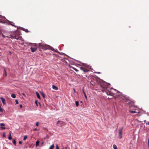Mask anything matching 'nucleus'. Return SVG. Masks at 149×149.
<instances>
[{"mask_svg":"<svg viewBox=\"0 0 149 149\" xmlns=\"http://www.w3.org/2000/svg\"><path fill=\"white\" fill-rule=\"evenodd\" d=\"M39 46L40 47L42 48L43 50H46L47 49H51L53 51L56 52L53 47H51L50 46L48 45H44L40 43L39 44Z\"/></svg>","mask_w":149,"mask_h":149,"instance_id":"nucleus-3","label":"nucleus"},{"mask_svg":"<svg viewBox=\"0 0 149 149\" xmlns=\"http://www.w3.org/2000/svg\"><path fill=\"white\" fill-rule=\"evenodd\" d=\"M56 149H59V148L58 146V145H56Z\"/></svg>","mask_w":149,"mask_h":149,"instance_id":"nucleus-28","label":"nucleus"},{"mask_svg":"<svg viewBox=\"0 0 149 149\" xmlns=\"http://www.w3.org/2000/svg\"><path fill=\"white\" fill-rule=\"evenodd\" d=\"M37 130V129L35 128L34 129V131H36Z\"/></svg>","mask_w":149,"mask_h":149,"instance_id":"nucleus-35","label":"nucleus"},{"mask_svg":"<svg viewBox=\"0 0 149 149\" xmlns=\"http://www.w3.org/2000/svg\"><path fill=\"white\" fill-rule=\"evenodd\" d=\"M75 104H76V106L78 107L79 106V102L77 101H76L75 102Z\"/></svg>","mask_w":149,"mask_h":149,"instance_id":"nucleus-21","label":"nucleus"},{"mask_svg":"<svg viewBox=\"0 0 149 149\" xmlns=\"http://www.w3.org/2000/svg\"><path fill=\"white\" fill-rule=\"evenodd\" d=\"M100 85L101 87L103 88L102 91L104 92V91L106 92V91H107L108 89H109V88L107 86V84L105 82H103L100 84Z\"/></svg>","mask_w":149,"mask_h":149,"instance_id":"nucleus-4","label":"nucleus"},{"mask_svg":"<svg viewBox=\"0 0 149 149\" xmlns=\"http://www.w3.org/2000/svg\"><path fill=\"white\" fill-rule=\"evenodd\" d=\"M22 94H23V95H24V96H25V94H24V93H22Z\"/></svg>","mask_w":149,"mask_h":149,"instance_id":"nucleus-37","label":"nucleus"},{"mask_svg":"<svg viewBox=\"0 0 149 149\" xmlns=\"http://www.w3.org/2000/svg\"><path fill=\"white\" fill-rule=\"evenodd\" d=\"M121 98L124 100V101L128 102L129 105L130 110H134V107H136L135 106L134 102V101L131 100L129 97H127L125 96H122Z\"/></svg>","mask_w":149,"mask_h":149,"instance_id":"nucleus-1","label":"nucleus"},{"mask_svg":"<svg viewBox=\"0 0 149 149\" xmlns=\"http://www.w3.org/2000/svg\"><path fill=\"white\" fill-rule=\"evenodd\" d=\"M27 136H26V135L24 136V137L23 140L24 141L25 140H26V139H27Z\"/></svg>","mask_w":149,"mask_h":149,"instance_id":"nucleus-22","label":"nucleus"},{"mask_svg":"<svg viewBox=\"0 0 149 149\" xmlns=\"http://www.w3.org/2000/svg\"><path fill=\"white\" fill-rule=\"evenodd\" d=\"M31 52H34L36 50V47H33V46H32L31 47Z\"/></svg>","mask_w":149,"mask_h":149,"instance_id":"nucleus-10","label":"nucleus"},{"mask_svg":"<svg viewBox=\"0 0 149 149\" xmlns=\"http://www.w3.org/2000/svg\"><path fill=\"white\" fill-rule=\"evenodd\" d=\"M39 141H37L36 143V146L37 147L39 145Z\"/></svg>","mask_w":149,"mask_h":149,"instance_id":"nucleus-17","label":"nucleus"},{"mask_svg":"<svg viewBox=\"0 0 149 149\" xmlns=\"http://www.w3.org/2000/svg\"><path fill=\"white\" fill-rule=\"evenodd\" d=\"M39 124V123L38 122H37L36 123V125L37 126H38Z\"/></svg>","mask_w":149,"mask_h":149,"instance_id":"nucleus-31","label":"nucleus"},{"mask_svg":"<svg viewBox=\"0 0 149 149\" xmlns=\"http://www.w3.org/2000/svg\"><path fill=\"white\" fill-rule=\"evenodd\" d=\"M73 90H74V92L75 93V92H76V91H75V89H73Z\"/></svg>","mask_w":149,"mask_h":149,"instance_id":"nucleus-36","label":"nucleus"},{"mask_svg":"<svg viewBox=\"0 0 149 149\" xmlns=\"http://www.w3.org/2000/svg\"><path fill=\"white\" fill-rule=\"evenodd\" d=\"M52 88L53 89L57 90L58 89V88L56 86L53 85L52 86Z\"/></svg>","mask_w":149,"mask_h":149,"instance_id":"nucleus-13","label":"nucleus"},{"mask_svg":"<svg viewBox=\"0 0 149 149\" xmlns=\"http://www.w3.org/2000/svg\"><path fill=\"white\" fill-rule=\"evenodd\" d=\"M19 144H21L22 143V141H19Z\"/></svg>","mask_w":149,"mask_h":149,"instance_id":"nucleus-32","label":"nucleus"},{"mask_svg":"<svg viewBox=\"0 0 149 149\" xmlns=\"http://www.w3.org/2000/svg\"><path fill=\"white\" fill-rule=\"evenodd\" d=\"M114 97L115 98V99H116V98L117 97L116 96H114Z\"/></svg>","mask_w":149,"mask_h":149,"instance_id":"nucleus-38","label":"nucleus"},{"mask_svg":"<svg viewBox=\"0 0 149 149\" xmlns=\"http://www.w3.org/2000/svg\"><path fill=\"white\" fill-rule=\"evenodd\" d=\"M13 143L14 144H15L16 143V141L15 139H13Z\"/></svg>","mask_w":149,"mask_h":149,"instance_id":"nucleus-25","label":"nucleus"},{"mask_svg":"<svg viewBox=\"0 0 149 149\" xmlns=\"http://www.w3.org/2000/svg\"><path fill=\"white\" fill-rule=\"evenodd\" d=\"M148 124L149 125V123L148 122Z\"/></svg>","mask_w":149,"mask_h":149,"instance_id":"nucleus-43","label":"nucleus"},{"mask_svg":"<svg viewBox=\"0 0 149 149\" xmlns=\"http://www.w3.org/2000/svg\"><path fill=\"white\" fill-rule=\"evenodd\" d=\"M19 35L16 33H15L13 35H11V36H10V38H14L18 40L19 39Z\"/></svg>","mask_w":149,"mask_h":149,"instance_id":"nucleus-5","label":"nucleus"},{"mask_svg":"<svg viewBox=\"0 0 149 149\" xmlns=\"http://www.w3.org/2000/svg\"><path fill=\"white\" fill-rule=\"evenodd\" d=\"M54 147V144H53L50 146V147H49V149H53Z\"/></svg>","mask_w":149,"mask_h":149,"instance_id":"nucleus-20","label":"nucleus"},{"mask_svg":"<svg viewBox=\"0 0 149 149\" xmlns=\"http://www.w3.org/2000/svg\"><path fill=\"white\" fill-rule=\"evenodd\" d=\"M42 95L44 98L45 97V95L43 93H42Z\"/></svg>","mask_w":149,"mask_h":149,"instance_id":"nucleus-26","label":"nucleus"},{"mask_svg":"<svg viewBox=\"0 0 149 149\" xmlns=\"http://www.w3.org/2000/svg\"><path fill=\"white\" fill-rule=\"evenodd\" d=\"M15 102H16V104H18V102L17 100H15Z\"/></svg>","mask_w":149,"mask_h":149,"instance_id":"nucleus-30","label":"nucleus"},{"mask_svg":"<svg viewBox=\"0 0 149 149\" xmlns=\"http://www.w3.org/2000/svg\"><path fill=\"white\" fill-rule=\"evenodd\" d=\"M134 110H130L129 112L132 113H139V110L137 107H134Z\"/></svg>","mask_w":149,"mask_h":149,"instance_id":"nucleus-7","label":"nucleus"},{"mask_svg":"<svg viewBox=\"0 0 149 149\" xmlns=\"http://www.w3.org/2000/svg\"><path fill=\"white\" fill-rule=\"evenodd\" d=\"M42 144H43L44 143V142H42Z\"/></svg>","mask_w":149,"mask_h":149,"instance_id":"nucleus-42","label":"nucleus"},{"mask_svg":"<svg viewBox=\"0 0 149 149\" xmlns=\"http://www.w3.org/2000/svg\"><path fill=\"white\" fill-rule=\"evenodd\" d=\"M98 73H100V72H98Z\"/></svg>","mask_w":149,"mask_h":149,"instance_id":"nucleus-44","label":"nucleus"},{"mask_svg":"<svg viewBox=\"0 0 149 149\" xmlns=\"http://www.w3.org/2000/svg\"><path fill=\"white\" fill-rule=\"evenodd\" d=\"M83 93H84V94L85 96V98L87 99V97L86 96V95L85 93V92H84V91H83Z\"/></svg>","mask_w":149,"mask_h":149,"instance_id":"nucleus-23","label":"nucleus"},{"mask_svg":"<svg viewBox=\"0 0 149 149\" xmlns=\"http://www.w3.org/2000/svg\"><path fill=\"white\" fill-rule=\"evenodd\" d=\"M148 146L149 147V139H148Z\"/></svg>","mask_w":149,"mask_h":149,"instance_id":"nucleus-39","label":"nucleus"},{"mask_svg":"<svg viewBox=\"0 0 149 149\" xmlns=\"http://www.w3.org/2000/svg\"><path fill=\"white\" fill-rule=\"evenodd\" d=\"M113 147L114 149H117L118 148L116 146L115 144L113 145Z\"/></svg>","mask_w":149,"mask_h":149,"instance_id":"nucleus-19","label":"nucleus"},{"mask_svg":"<svg viewBox=\"0 0 149 149\" xmlns=\"http://www.w3.org/2000/svg\"><path fill=\"white\" fill-rule=\"evenodd\" d=\"M4 75H5V76H6L7 75V73H6V70L5 69H4Z\"/></svg>","mask_w":149,"mask_h":149,"instance_id":"nucleus-24","label":"nucleus"},{"mask_svg":"<svg viewBox=\"0 0 149 149\" xmlns=\"http://www.w3.org/2000/svg\"><path fill=\"white\" fill-rule=\"evenodd\" d=\"M106 93L107 95H112L116 94H117V93H119L120 94L118 95L119 96L121 94L120 92L116 89L113 88L110 89L109 88L108 89Z\"/></svg>","mask_w":149,"mask_h":149,"instance_id":"nucleus-2","label":"nucleus"},{"mask_svg":"<svg viewBox=\"0 0 149 149\" xmlns=\"http://www.w3.org/2000/svg\"><path fill=\"white\" fill-rule=\"evenodd\" d=\"M10 36H11V34H8V33H4L2 35V36L3 38L7 37L9 38Z\"/></svg>","mask_w":149,"mask_h":149,"instance_id":"nucleus-9","label":"nucleus"},{"mask_svg":"<svg viewBox=\"0 0 149 149\" xmlns=\"http://www.w3.org/2000/svg\"><path fill=\"white\" fill-rule=\"evenodd\" d=\"M123 127L119 128L118 129V138L120 139L122 138V130Z\"/></svg>","mask_w":149,"mask_h":149,"instance_id":"nucleus-6","label":"nucleus"},{"mask_svg":"<svg viewBox=\"0 0 149 149\" xmlns=\"http://www.w3.org/2000/svg\"><path fill=\"white\" fill-rule=\"evenodd\" d=\"M11 97L13 98H15L16 97V95L14 94H12L11 95Z\"/></svg>","mask_w":149,"mask_h":149,"instance_id":"nucleus-16","label":"nucleus"},{"mask_svg":"<svg viewBox=\"0 0 149 149\" xmlns=\"http://www.w3.org/2000/svg\"><path fill=\"white\" fill-rule=\"evenodd\" d=\"M61 122V121H60V120H58V122H57V123L58 124V123H59V122Z\"/></svg>","mask_w":149,"mask_h":149,"instance_id":"nucleus-34","label":"nucleus"},{"mask_svg":"<svg viewBox=\"0 0 149 149\" xmlns=\"http://www.w3.org/2000/svg\"><path fill=\"white\" fill-rule=\"evenodd\" d=\"M0 99L1 100L3 104H6V102L5 99L2 97H1Z\"/></svg>","mask_w":149,"mask_h":149,"instance_id":"nucleus-11","label":"nucleus"},{"mask_svg":"<svg viewBox=\"0 0 149 149\" xmlns=\"http://www.w3.org/2000/svg\"><path fill=\"white\" fill-rule=\"evenodd\" d=\"M20 108H22V104H20Z\"/></svg>","mask_w":149,"mask_h":149,"instance_id":"nucleus-33","label":"nucleus"},{"mask_svg":"<svg viewBox=\"0 0 149 149\" xmlns=\"http://www.w3.org/2000/svg\"><path fill=\"white\" fill-rule=\"evenodd\" d=\"M35 104L37 106H38V101H37V100H35Z\"/></svg>","mask_w":149,"mask_h":149,"instance_id":"nucleus-27","label":"nucleus"},{"mask_svg":"<svg viewBox=\"0 0 149 149\" xmlns=\"http://www.w3.org/2000/svg\"><path fill=\"white\" fill-rule=\"evenodd\" d=\"M73 69L76 72L78 71V70L76 68H73Z\"/></svg>","mask_w":149,"mask_h":149,"instance_id":"nucleus-29","label":"nucleus"},{"mask_svg":"<svg viewBox=\"0 0 149 149\" xmlns=\"http://www.w3.org/2000/svg\"><path fill=\"white\" fill-rule=\"evenodd\" d=\"M36 95L37 96V97H38V98H39V99H40V96L39 93H38L37 92H36Z\"/></svg>","mask_w":149,"mask_h":149,"instance_id":"nucleus-14","label":"nucleus"},{"mask_svg":"<svg viewBox=\"0 0 149 149\" xmlns=\"http://www.w3.org/2000/svg\"><path fill=\"white\" fill-rule=\"evenodd\" d=\"M5 136V134H4V133H3V136Z\"/></svg>","mask_w":149,"mask_h":149,"instance_id":"nucleus-41","label":"nucleus"},{"mask_svg":"<svg viewBox=\"0 0 149 149\" xmlns=\"http://www.w3.org/2000/svg\"><path fill=\"white\" fill-rule=\"evenodd\" d=\"M80 69L84 72H88L89 71V70L87 69V67L84 66L81 67Z\"/></svg>","mask_w":149,"mask_h":149,"instance_id":"nucleus-8","label":"nucleus"},{"mask_svg":"<svg viewBox=\"0 0 149 149\" xmlns=\"http://www.w3.org/2000/svg\"><path fill=\"white\" fill-rule=\"evenodd\" d=\"M12 26H15L14 25H13V24H11Z\"/></svg>","mask_w":149,"mask_h":149,"instance_id":"nucleus-40","label":"nucleus"},{"mask_svg":"<svg viewBox=\"0 0 149 149\" xmlns=\"http://www.w3.org/2000/svg\"><path fill=\"white\" fill-rule=\"evenodd\" d=\"M12 139V136H11V134L10 133L9 136L8 137V139H9V140H11Z\"/></svg>","mask_w":149,"mask_h":149,"instance_id":"nucleus-18","label":"nucleus"},{"mask_svg":"<svg viewBox=\"0 0 149 149\" xmlns=\"http://www.w3.org/2000/svg\"><path fill=\"white\" fill-rule=\"evenodd\" d=\"M0 126L1 127V129H5L6 128L5 127H3V126H5V124L3 123H1L0 124Z\"/></svg>","mask_w":149,"mask_h":149,"instance_id":"nucleus-12","label":"nucleus"},{"mask_svg":"<svg viewBox=\"0 0 149 149\" xmlns=\"http://www.w3.org/2000/svg\"><path fill=\"white\" fill-rule=\"evenodd\" d=\"M22 30L25 31V32L26 33H28L29 32V31L27 29H25L24 28H22Z\"/></svg>","mask_w":149,"mask_h":149,"instance_id":"nucleus-15","label":"nucleus"}]
</instances>
